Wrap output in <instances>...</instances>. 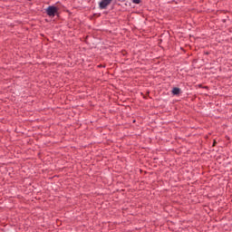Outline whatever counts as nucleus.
I'll return each instance as SVG.
<instances>
[{
    "mask_svg": "<svg viewBox=\"0 0 232 232\" xmlns=\"http://www.w3.org/2000/svg\"><path fill=\"white\" fill-rule=\"evenodd\" d=\"M59 9H57L56 6L50 5L46 9V14L49 15V17H55V14H57Z\"/></svg>",
    "mask_w": 232,
    "mask_h": 232,
    "instance_id": "f257e3e1",
    "label": "nucleus"
},
{
    "mask_svg": "<svg viewBox=\"0 0 232 232\" xmlns=\"http://www.w3.org/2000/svg\"><path fill=\"white\" fill-rule=\"evenodd\" d=\"M111 4V0H102L100 2V8L102 10H104L105 8H107V6H109Z\"/></svg>",
    "mask_w": 232,
    "mask_h": 232,
    "instance_id": "f03ea898",
    "label": "nucleus"
},
{
    "mask_svg": "<svg viewBox=\"0 0 232 232\" xmlns=\"http://www.w3.org/2000/svg\"><path fill=\"white\" fill-rule=\"evenodd\" d=\"M172 93H173V95H179V93H180V89L177 88V87L173 88Z\"/></svg>",
    "mask_w": 232,
    "mask_h": 232,
    "instance_id": "7ed1b4c3",
    "label": "nucleus"
},
{
    "mask_svg": "<svg viewBox=\"0 0 232 232\" xmlns=\"http://www.w3.org/2000/svg\"><path fill=\"white\" fill-rule=\"evenodd\" d=\"M131 2H132L134 5H140V0H131Z\"/></svg>",
    "mask_w": 232,
    "mask_h": 232,
    "instance_id": "20e7f679",
    "label": "nucleus"
}]
</instances>
